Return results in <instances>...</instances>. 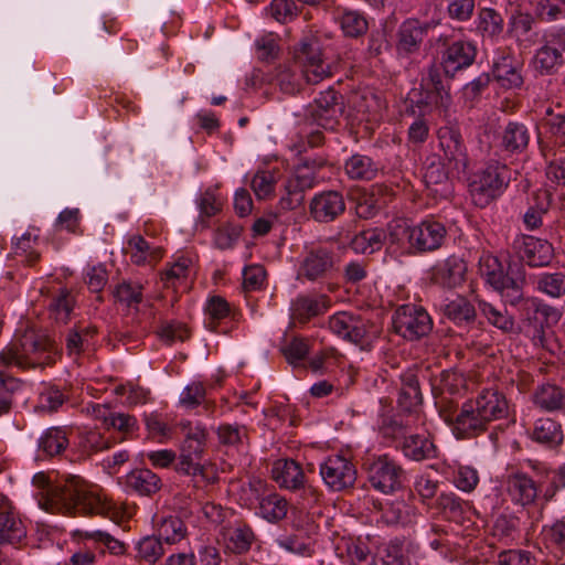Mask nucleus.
I'll use <instances>...</instances> for the list:
<instances>
[{
	"label": "nucleus",
	"instance_id": "obj_59",
	"mask_svg": "<svg viewBox=\"0 0 565 565\" xmlns=\"http://www.w3.org/2000/svg\"><path fill=\"white\" fill-rule=\"evenodd\" d=\"M508 281H504V292L513 299H520L522 296V288L525 284V273L521 264H510L505 276Z\"/></svg>",
	"mask_w": 565,
	"mask_h": 565
},
{
	"label": "nucleus",
	"instance_id": "obj_33",
	"mask_svg": "<svg viewBox=\"0 0 565 565\" xmlns=\"http://www.w3.org/2000/svg\"><path fill=\"white\" fill-rule=\"evenodd\" d=\"M113 440L98 429H83L77 434L75 447L82 458H89L110 449Z\"/></svg>",
	"mask_w": 565,
	"mask_h": 565
},
{
	"label": "nucleus",
	"instance_id": "obj_57",
	"mask_svg": "<svg viewBox=\"0 0 565 565\" xmlns=\"http://www.w3.org/2000/svg\"><path fill=\"white\" fill-rule=\"evenodd\" d=\"M243 227L238 224L226 223L218 226L214 232L213 242L218 249H231L238 242Z\"/></svg>",
	"mask_w": 565,
	"mask_h": 565
},
{
	"label": "nucleus",
	"instance_id": "obj_26",
	"mask_svg": "<svg viewBox=\"0 0 565 565\" xmlns=\"http://www.w3.org/2000/svg\"><path fill=\"white\" fill-rule=\"evenodd\" d=\"M72 537L78 542L90 541L95 548H100L102 553L107 551L114 556H124L128 552V545L102 530H75Z\"/></svg>",
	"mask_w": 565,
	"mask_h": 565
},
{
	"label": "nucleus",
	"instance_id": "obj_6",
	"mask_svg": "<svg viewBox=\"0 0 565 565\" xmlns=\"http://www.w3.org/2000/svg\"><path fill=\"white\" fill-rule=\"evenodd\" d=\"M295 57L308 84H318L333 75V64L323 56L320 44L315 39L301 40Z\"/></svg>",
	"mask_w": 565,
	"mask_h": 565
},
{
	"label": "nucleus",
	"instance_id": "obj_44",
	"mask_svg": "<svg viewBox=\"0 0 565 565\" xmlns=\"http://www.w3.org/2000/svg\"><path fill=\"white\" fill-rule=\"evenodd\" d=\"M130 259L136 265H146L158 262L162 257L160 247H152L142 236L134 235L128 241Z\"/></svg>",
	"mask_w": 565,
	"mask_h": 565
},
{
	"label": "nucleus",
	"instance_id": "obj_35",
	"mask_svg": "<svg viewBox=\"0 0 565 565\" xmlns=\"http://www.w3.org/2000/svg\"><path fill=\"white\" fill-rule=\"evenodd\" d=\"M401 449L405 457L415 461L427 460L437 456L435 444L429 437L419 434L404 437Z\"/></svg>",
	"mask_w": 565,
	"mask_h": 565
},
{
	"label": "nucleus",
	"instance_id": "obj_29",
	"mask_svg": "<svg viewBox=\"0 0 565 565\" xmlns=\"http://www.w3.org/2000/svg\"><path fill=\"white\" fill-rule=\"evenodd\" d=\"M200 458V456H194V454L190 455L181 450L177 463V471L192 476L193 487L198 489L212 484L217 479L212 469L204 467L198 461Z\"/></svg>",
	"mask_w": 565,
	"mask_h": 565
},
{
	"label": "nucleus",
	"instance_id": "obj_13",
	"mask_svg": "<svg viewBox=\"0 0 565 565\" xmlns=\"http://www.w3.org/2000/svg\"><path fill=\"white\" fill-rule=\"evenodd\" d=\"M328 327L337 337L360 344L367 338L371 323L360 315L339 311L329 318Z\"/></svg>",
	"mask_w": 565,
	"mask_h": 565
},
{
	"label": "nucleus",
	"instance_id": "obj_43",
	"mask_svg": "<svg viewBox=\"0 0 565 565\" xmlns=\"http://www.w3.org/2000/svg\"><path fill=\"white\" fill-rule=\"evenodd\" d=\"M344 170L350 179L370 181L376 177L379 166L372 158L355 153L345 161Z\"/></svg>",
	"mask_w": 565,
	"mask_h": 565
},
{
	"label": "nucleus",
	"instance_id": "obj_38",
	"mask_svg": "<svg viewBox=\"0 0 565 565\" xmlns=\"http://www.w3.org/2000/svg\"><path fill=\"white\" fill-rule=\"evenodd\" d=\"M204 312L206 316L205 326L211 331H216L221 321L227 318L233 320L236 318V312L230 302L218 295H213L206 299Z\"/></svg>",
	"mask_w": 565,
	"mask_h": 565
},
{
	"label": "nucleus",
	"instance_id": "obj_14",
	"mask_svg": "<svg viewBox=\"0 0 565 565\" xmlns=\"http://www.w3.org/2000/svg\"><path fill=\"white\" fill-rule=\"evenodd\" d=\"M513 247L520 260L530 267L550 265L554 256V248L546 239L531 235H522L514 239Z\"/></svg>",
	"mask_w": 565,
	"mask_h": 565
},
{
	"label": "nucleus",
	"instance_id": "obj_21",
	"mask_svg": "<svg viewBox=\"0 0 565 565\" xmlns=\"http://www.w3.org/2000/svg\"><path fill=\"white\" fill-rule=\"evenodd\" d=\"M505 488L512 502L522 507L534 503L539 493L536 481L521 470L511 471L507 476Z\"/></svg>",
	"mask_w": 565,
	"mask_h": 565
},
{
	"label": "nucleus",
	"instance_id": "obj_36",
	"mask_svg": "<svg viewBox=\"0 0 565 565\" xmlns=\"http://www.w3.org/2000/svg\"><path fill=\"white\" fill-rule=\"evenodd\" d=\"M416 507L404 500H395L385 504L382 510V520L387 525H411L416 522Z\"/></svg>",
	"mask_w": 565,
	"mask_h": 565
},
{
	"label": "nucleus",
	"instance_id": "obj_39",
	"mask_svg": "<svg viewBox=\"0 0 565 565\" xmlns=\"http://www.w3.org/2000/svg\"><path fill=\"white\" fill-rule=\"evenodd\" d=\"M532 439L547 447L558 446L564 439L562 426L553 418H539L533 427Z\"/></svg>",
	"mask_w": 565,
	"mask_h": 565
},
{
	"label": "nucleus",
	"instance_id": "obj_48",
	"mask_svg": "<svg viewBox=\"0 0 565 565\" xmlns=\"http://www.w3.org/2000/svg\"><path fill=\"white\" fill-rule=\"evenodd\" d=\"M75 302V296L70 290L60 289L49 306L51 318L57 323L66 324L71 319Z\"/></svg>",
	"mask_w": 565,
	"mask_h": 565
},
{
	"label": "nucleus",
	"instance_id": "obj_11",
	"mask_svg": "<svg viewBox=\"0 0 565 565\" xmlns=\"http://www.w3.org/2000/svg\"><path fill=\"white\" fill-rule=\"evenodd\" d=\"M437 138L448 168L457 173L465 172L469 166V157L460 128L452 124L441 126L437 131Z\"/></svg>",
	"mask_w": 565,
	"mask_h": 565
},
{
	"label": "nucleus",
	"instance_id": "obj_42",
	"mask_svg": "<svg viewBox=\"0 0 565 565\" xmlns=\"http://www.w3.org/2000/svg\"><path fill=\"white\" fill-rule=\"evenodd\" d=\"M533 399L544 411H558L565 406V391L554 384H543L536 388Z\"/></svg>",
	"mask_w": 565,
	"mask_h": 565
},
{
	"label": "nucleus",
	"instance_id": "obj_8",
	"mask_svg": "<svg viewBox=\"0 0 565 565\" xmlns=\"http://www.w3.org/2000/svg\"><path fill=\"white\" fill-rule=\"evenodd\" d=\"M365 471L371 487L385 494L401 489L405 480L404 469L386 455L365 462Z\"/></svg>",
	"mask_w": 565,
	"mask_h": 565
},
{
	"label": "nucleus",
	"instance_id": "obj_49",
	"mask_svg": "<svg viewBox=\"0 0 565 565\" xmlns=\"http://www.w3.org/2000/svg\"><path fill=\"white\" fill-rule=\"evenodd\" d=\"M157 534L166 544L171 545L185 539L188 530L179 516L169 515L158 523Z\"/></svg>",
	"mask_w": 565,
	"mask_h": 565
},
{
	"label": "nucleus",
	"instance_id": "obj_7",
	"mask_svg": "<svg viewBox=\"0 0 565 565\" xmlns=\"http://www.w3.org/2000/svg\"><path fill=\"white\" fill-rule=\"evenodd\" d=\"M394 331L406 340L414 341L427 335L433 329V320L420 306H399L392 318Z\"/></svg>",
	"mask_w": 565,
	"mask_h": 565
},
{
	"label": "nucleus",
	"instance_id": "obj_30",
	"mask_svg": "<svg viewBox=\"0 0 565 565\" xmlns=\"http://www.w3.org/2000/svg\"><path fill=\"white\" fill-rule=\"evenodd\" d=\"M441 311L447 319L458 327L470 326L475 323L477 318L475 306L460 295L445 299Z\"/></svg>",
	"mask_w": 565,
	"mask_h": 565
},
{
	"label": "nucleus",
	"instance_id": "obj_41",
	"mask_svg": "<svg viewBox=\"0 0 565 565\" xmlns=\"http://www.w3.org/2000/svg\"><path fill=\"white\" fill-rule=\"evenodd\" d=\"M97 334V328L89 326H75L70 329L65 335V350L70 358H78L84 352L85 347Z\"/></svg>",
	"mask_w": 565,
	"mask_h": 565
},
{
	"label": "nucleus",
	"instance_id": "obj_32",
	"mask_svg": "<svg viewBox=\"0 0 565 565\" xmlns=\"http://www.w3.org/2000/svg\"><path fill=\"white\" fill-rule=\"evenodd\" d=\"M126 487L139 495L151 497L162 488L161 478L147 468L134 469L125 478Z\"/></svg>",
	"mask_w": 565,
	"mask_h": 565
},
{
	"label": "nucleus",
	"instance_id": "obj_12",
	"mask_svg": "<svg viewBox=\"0 0 565 565\" xmlns=\"http://www.w3.org/2000/svg\"><path fill=\"white\" fill-rule=\"evenodd\" d=\"M356 475L354 463L343 455H331L320 463V476L323 482L333 491H342L353 487Z\"/></svg>",
	"mask_w": 565,
	"mask_h": 565
},
{
	"label": "nucleus",
	"instance_id": "obj_61",
	"mask_svg": "<svg viewBox=\"0 0 565 565\" xmlns=\"http://www.w3.org/2000/svg\"><path fill=\"white\" fill-rule=\"evenodd\" d=\"M279 546L290 553L305 557H310L315 553V542L310 536L289 535L279 541Z\"/></svg>",
	"mask_w": 565,
	"mask_h": 565
},
{
	"label": "nucleus",
	"instance_id": "obj_5",
	"mask_svg": "<svg viewBox=\"0 0 565 565\" xmlns=\"http://www.w3.org/2000/svg\"><path fill=\"white\" fill-rule=\"evenodd\" d=\"M408 102L412 108H417L420 116L430 113L433 109L447 110L451 105L449 87L444 84L438 66L428 68L418 87L408 93Z\"/></svg>",
	"mask_w": 565,
	"mask_h": 565
},
{
	"label": "nucleus",
	"instance_id": "obj_52",
	"mask_svg": "<svg viewBox=\"0 0 565 565\" xmlns=\"http://www.w3.org/2000/svg\"><path fill=\"white\" fill-rule=\"evenodd\" d=\"M143 286L137 281L124 280L117 285L114 297L129 308H136L141 303Z\"/></svg>",
	"mask_w": 565,
	"mask_h": 565
},
{
	"label": "nucleus",
	"instance_id": "obj_28",
	"mask_svg": "<svg viewBox=\"0 0 565 565\" xmlns=\"http://www.w3.org/2000/svg\"><path fill=\"white\" fill-rule=\"evenodd\" d=\"M194 275L193 262L190 257L180 256L161 271L160 279L164 288L186 289L191 276Z\"/></svg>",
	"mask_w": 565,
	"mask_h": 565
},
{
	"label": "nucleus",
	"instance_id": "obj_22",
	"mask_svg": "<svg viewBox=\"0 0 565 565\" xmlns=\"http://www.w3.org/2000/svg\"><path fill=\"white\" fill-rule=\"evenodd\" d=\"M492 74L495 81L505 88H519L523 84L520 64L507 50L499 49L493 58Z\"/></svg>",
	"mask_w": 565,
	"mask_h": 565
},
{
	"label": "nucleus",
	"instance_id": "obj_23",
	"mask_svg": "<svg viewBox=\"0 0 565 565\" xmlns=\"http://www.w3.org/2000/svg\"><path fill=\"white\" fill-rule=\"evenodd\" d=\"M330 307L326 295H299L290 303V317L295 322L307 323L323 315Z\"/></svg>",
	"mask_w": 565,
	"mask_h": 565
},
{
	"label": "nucleus",
	"instance_id": "obj_18",
	"mask_svg": "<svg viewBox=\"0 0 565 565\" xmlns=\"http://www.w3.org/2000/svg\"><path fill=\"white\" fill-rule=\"evenodd\" d=\"M309 211L317 222H332L345 211L344 198L338 191H322L311 199Z\"/></svg>",
	"mask_w": 565,
	"mask_h": 565
},
{
	"label": "nucleus",
	"instance_id": "obj_55",
	"mask_svg": "<svg viewBox=\"0 0 565 565\" xmlns=\"http://www.w3.org/2000/svg\"><path fill=\"white\" fill-rule=\"evenodd\" d=\"M218 441L224 446L239 448L247 443V428L237 424H222L217 428Z\"/></svg>",
	"mask_w": 565,
	"mask_h": 565
},
{
	"label": "nucleus",
	"instance_id": "obj_24",
	"mask_svg": "<svg viewBox=\"0 0 565 565\" xmlns=\"http://www.w3.org/2000/svg\"><path fill=\"white\" fill-rule=\"evenodd\" d=\"M224 545L227 551L234 554L248 552L256 541L253 527L243 521H235L225 526L222 531Z\"/></svg>",
	"mask_w": 565,
	"mask_h": 565
},
{
	"label": "nucleus",
	"instance_id": "obj_25",
	"mask_svg": "<svg viewBox=\"0 0 565 565\" xmlns=\"http://www.w3.org/2000/svg\"><path fill=\"white\" fill-rule=\"evenodd\" d=\"M271 477L280 488L287 490L303 489L306 484L305 472L294 459L277 460L273 466Z\"/></svg>",
	"mask_w": 565,
	"mask_h": 565
},
{
	"label": "nucleus",
	"instance_id": "obj_31",
	"mask_svg": "<svg viewBox=\"0 0 565 565\" xmlns=\"http://www.w3.org/2000/svg\"><path fill=\"white\" fill-rule=\"evenodd\" d=\"M530 139V131L524 124L509 121L500 134V146L511 154H520L526 150Z\"/></svg>",
	"mask_w": 565,
	"mask_h": 565
},
{
	"label": "nucleus",
	"instance_id": "obj_50",
	"mask_svg": "<svg viewBox=\"0 0 565 565\" xmlns=\"http://www.w3.org/2000/svg\"><path fill=\"white\" fill-rule=\"evenodd\" d=\"M563 64L561 52L556 47L543 45L536 50L533 65L542 75L553 74Z\"/></svg>",
	"mask_w": 565,
	"mask_h": 565
},
{
	"label": "nucleus",
	"instance_id": "obj_47",
	"mask_svg": "<svg viewBox=\"0 0 565 565\" xmlns=\"http://www.w3.org/2000/svg\"><path fill=\"white\" fill-rule=\"evenodd\" d=\"M67 446V431L62 427L46 429L39 439V449L51 457L60 455Z\"/></svg>",
	"mask_w": 565,
	"mask_h": 565
},
{
	"label": "nucleus",
	"instance_id": "obj_40",
	"mask_svg": "<svg viewBox=\"0 0 565 565\" xmlns=\"http://www.w3.org/2000/svg\"><path fill=\"white\" fill-rule=\"evenodd\" d=\"M386 239L382 228H367L359 232L350 239V247L358 254H373L380 250Z\"/></svg>",
	"mask_w": 565,
	"mask_h": 565
},
{
	"label": "nucleus",
	"instance_id": "obj_56",
	"mask_svg": "<svg viewBox=\"0 0 565 565\" xmlns=\"http://www.w3.org/2000/svg\"><path fill=\"white\" fill-rule=\"evenodd\" d=\"M479 309L482 316H484L489 323H491L493 327L504 332L511 331L513 329V318L507 313L505 309H498L484 300L479 301Z\"/></svg>",
	"mask_w": 565,
	"mask_h": 565
},
{
	"label": "nucleus",
	"instance_id": "obj_2",
	"mask_svg": "<svg viewBox=\"0 0 565 565\" xmlns=\"http://www.w3.org/2000/svg\"><path fill=\"white\" fill-rule=\"evenodd\" d=\"M510 407L504 394L494 388L482 390L476 398L465 402L452 422V433L458 439L481 435L489 423L508 418Z\"/></svg>",
	"mask_w": 565,
	"mask_h": 565
},
{
	"label": "nucleus",
	"instance_id": "obj_60",
	"mask_svg": "<svg viewBox=\"0 0 565 565\" xmlns=\"http://www.w3.org/2000/svg\"><path fill=\"white\" fill-rule=\"evenodd\" d=\"M436 505L448 519H458L465 512V501L454 492H443L436 500Z\"/></svg>",
	"mask_w": 565,
	"mask_h": 565
},
{
	"label": "nucleus",
	"instance_id": "obj_20",
	"mask_svg": "<svg viewBox=\"0 0 565 565\" xmlns=\"http://www.w3.org/2000/svg\"><path fill=\"white\" fill-rule=\"evenodd\" d=\"M430 28H433L430 22H420L417 19L405 20L397 31V52L399 54L418 52Z\"/></svg>",
	"mask_w": 565,
	"mask_h": 565
},
{
	"label": "nucleus",
	"instance_id": "obj_16",
	"mask_svg": "<svg viewBox=\"0 0 565 565\" xmlns=\"http://www.w3.org/2000/svg\"><path fill=\"white\" fill-rule=\"evenodd\" d=\"M446 235L447 230L444 223L435 218H425L413 226L411 248L418 253L437 250L443 246Z\"/></svg>",
	"mask_w": 565,
	"mask_h": 565
},
{
	"label": "nucleus",
	"instance_id": "obj_37",
	"mask_svg": "<svg viewBox=\"0 0 565 565\" xmlns=\"http://www.w3.org/2000/svg\"><path fill=\"white\" fill-rule=\"evenodd\" d=\"M337 12L335 21L344 36L358 39L367 32L369 23L363 12L347 8H338Z\"/></svg>",
	"mask_w": 565,
	"mask_h": 565
},
{
	"label": "nucleus",
	"instance_id": "obj_17",
	"mask_svg": "<svg viewBox=\"0 0 565 565\" xmlns=\"http://www.w3.org/2000/svg\"><path fill=\"white\" fill-rule=\"evenodd\" d=\"M466 274V262L459 256L451 255L431 267L430 279L437 286L455 289L463 284Z\"/></svg>",
	"mask_w": 565,
	"mask_h": 565
},
{
	"label": "nucleus",
	"instance_id": "obj_3",
	"mask_svg": "<svg viewBox=\"0 0 565 565\" xmlns=\"http://www.w3.org/2000/svg\"><path fill=\"white\" fill-rule=\"evenodd\" d=\"M61 354L54 340L34 330H26L1 350L0 365L22 371L43 370L55 364Z\"/></svg>",
	"mask_w": 565,
	"mask_h": 565
},
{
	"label": "nucleus",
	"instance_id": "obj_62",
	"mask_svg": "<svg viewBox=\"0 0 565 565\" xmlns=\"http://www.w3.org/2000/svg\"><path fill=\"white\" fill-rule=\"evenodd\" d=\"M536 14L545 22L565 19V0H540Z\"/></svg>",
	"mask_w": 565,
	"mask_h": 565
},
{
	"label": "nucleus",
	"instance_id": "obj_64",
	"mask_svg": "<svg viewBox=\"0 0 565 565\" xmlns=\"http://www.w3.org/2000/svg\"><path fill=\"white\" fill-rule=\"evenodd\" d=\"M383 563L384 565H412L402 541L393 540L386 544Z\"/></svg>",
	"mask_w": 565,
	"mask_h": 565
},
{
	"label": "nucleus",
	"instance_id": "obj_51",
	"mask_svg": "<svg viewBox=\"0 0 565 565\" xmlns=\"http://www.w3.org/2000/svg\"><path fill=\"white\" fill-rule=\"evenodd\" d=\"M206 394L205 385L193 381L181 391L178 404L185 411H193L206 402Z\"/></svg>",
	"mask_w": 565,
	"mask_h": 565
},
{
	"label": "nucleus",
	"instance_id": "obj_9",
	"mask_svg": "<svg viewBox=\"0 0 565 565\" xmlns=\"http://www.w3.org/2000/svg\"><path fill=\"white\" fill-rule=\"evenodd\" d=\"M344 111L343 96L329 87L321 92L307 109V116L317 126L334 130L340 124V118Z\"/></svg>",
	"mask_w": 565,
	"mask_h": 565
},
{
	"label": "nucleus",
	"instance_id": "obj_46",
	"mask_svg": "<svg viewBox=\"0 0 565 565\" xmlns=\"http://www.w3.org/2000/svg\"><path fill=\"white\" fill-rule=\"evenodd\" d=\"M159 535H148L136 543V559L149 565L156 564L166 553Z\"/></svg>",
	"mask_w": 565,
	"mask_h": 565
},
{
	"label": "nucleus",
	"instance_id": "obj_10",
	"mask_svg": "<svg viewBox=\"0 0 565 565\" xmlns=\"http://www.w3.org/2000/svg\"><path fill=\"white\" fill-rule=\"evenodd\" d=\"M337 258L333 249L326 246L308 248L301 256L297 269L298 280L320 281L335 268Z\"/></svg>",
	"mask_w": 565,
	"mask_h": 565
},
{
	"label": "nucleus",
	"instance_id": "obj_63",
	"mask_svg": "<svg viewBox=\"0 0 565 565\" xmlns=\"http://www.w3.org/2000/svg\"><path fill=\"white\" fill-rule=\"evenodd\" d=\"M452 482L463 492H472L479 483L477 469L470 466H459L454 472Z\"/></svg>",
	"mask_w": 565,
	"mask_h": 565
},
{
	"label": "nucleus",
	"instance_id": "obj_27",
	"mask_svg": "<svg viewBox=\"0 0 565 565\" xmlns=\"http://www.w3.org/2000/svg\"><path fill=\"white\" fill-rule=\"evenodd\" d=\"M476 33L481 36L483 42L495 44L501 39L504 31V20L497 10L492 8H481L475 20Z\"/></svg>",
	"mask_w": 565,
	"mask_h": 565
},
{
	"label": "nucleus",
	"instance_id": "obj_15",
	"mask_svg": "<svg viewBox=\"0 0 565 565\" xmlns=\"http://www.w3.org/2000/svg\"><path fill=\"white\" fill-rule=\"evenodd\" d=\"M477 57V46L472 41L457 40L441 53L440 66L448 77L470 67Z\"/></svg>",
	"mask_w": 565,
	"mask_h": 565
},
{
	"label": "nucleus",
	"instance_id": "obj_54",
	"mask_svg": "<svg viewBox=\"0 0 565 565\" xmlns=\"http://www.w3.org/2000/svg\"><path fill=\"white\" fill-rule=\"evenodd\" d=\"M249 185L258 200L269 199L275 192V173L271 170H257L252 175Z\"/></svg>",
	"mask_w": 565,
	"mask_h": 565
},
{
	"label": "nucleus",
	"instance_id": "obj_4",
	"mask_svg": "<svg viewBox=\"0 0 565 565\" xmlns=\"http://www.w3.org/2000/svg\"><path fill=\"white\" fill-rule=\"evenodd\" d=\"M513 171L504 163L489 162L477 172L470 183L469 193L477 206L484 207L500 196L512 180Z\"/></svg>",
	"mask_w": 565,
	"mask_h": 565
},
{
	"label": "nucleus",
	"instance_id": "obj_53",
	"mask_svg": "<svg viewBox=\"0 0 565 565\" xmlns=\"http://www.w3.org/2000/svg\"><path fill=\"white\" fill-rule=\"evenodd\" d=\"M536 286L541 292L559 298L565 295V273H542L536 277Z\"/></svg>",
	"mask_w": 565,
	"mask_h": 565
},
{
	"label": "nucleus",
	"instance_id": "obj_1",
	"mask_svg": "<svg viewBox=\"0 0 565 565\" xmlns=\"http://www.w3.org/2000/svg\"><path fill=\"white\" fill-rule=\"evenodd\" d=\"M32 483L40 490V507L47 512L76 516L103 515L110 510L109 502L98 487L79 476L71 475L64 482L51 486L47 475L38 472Z\"/></svg>",
	"mask_w": 565,
	"mask_h": 565
},
{
	"label": "nucleus",
	"instance_id": "obj_45",
	"mask_svg": "<svg viewBox=\"0 0 565 565\" xmlns=\"http://www.w3.org/2000/svg\"><path fill=\"white\" fill-rule=\"evenodd\" d=\"M288 512L287 500L273 491L266 494V498H262L258 504V514L268 522L275 523L282 520Z\"/></svg>",
	"mask_w": 565,
	"mask_h": 565
},
{
	"label": "nucleus",
	"instance_id": "obj_19",
	"mask_svg": "<svg viewBox=\"0 0 565 565\" xmlns=\"http://www.w3.org/2000/svg\"><path fill=\"white\" fill-rule=\"evenodd\" d=\"M26 530L10 500L0 494V544H19Z\"/></svg>",
	"mask_w": 565,
	"mask_h": 565
},
{
	"label": "nucleus",
	"instance_id": "obj_58",
	"mask_svg": "<svg viewBox=\"0 0 565 565\" xmlns=\"http://www.w3.org/2000/svg\"><path fill=\"white\" fill-rule=\"evenodd\" d=\"M548 193L543 191L536 194V204L531 205L524 213L523 222L527 230H535L542 225V217L550 206Z\"/></svg>",
	"mask_w": 565,
	"mask_h": 565
},
{
	"label": "nucleus",
	"instance_id": "obj_34",
	"mask_svg": "<svg viewBox=\"0 0 565 565\" xmlns=\"http://www.w3.org/2000/svg\"><path fill=\"white\" fill-rule=\"evenodd\" d=\"M401 381L397 406L403 412H415L422 403L418 379L414 372L408 371L401 375Z\"/></svg>",
	"mask_w": 565,
	"mask_h": 565
}]
</instances>
